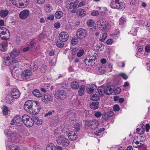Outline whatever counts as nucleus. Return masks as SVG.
I'll return each instance as SVG.
<instances>
[{"mask_svg": "<svg viewBox=\"0 0 150 150\" xmlns=\"http://www.w3.org/2000/svg\"><path fill=\"white\" fill-rule=\"evenodd\" d=\"M4 64L6 66H10L12 73L18 71L19 69V62L16 60L11 59L9 56L6 57L5 59Z\"/></svg>", "mask_w": 150, "mask_h": 150, "instance_id": "1", "label": "nucleus"}, {"mask_svg": "<svg viewBox=\"0 0 150 150\" xmlns=\"http://www.w3.org/2000/svg\"><path fill=\"white\" fill-rule=\"evenodd\" d=\"M110 5L112 8L119 9H123L125 7V5L120 0H112Z\"/></svg>", "mask_w": 150, "mask_h": 150, "instance_id": "2", "label": "nucleus"}, {"mask_svg": "<svg viewBox=\"0 0 150 150\" xmlns=\"http://www.w3.org/2000/svg\"><path fill=\"white\" fill-rule=\"evenodd\" d=\"M22 120L23 123L28 127H30L33 126L34 124L33 117L30 118L28 115H24L22 116Z\"/></svg>", "mask_w": 150, "mask_h": 150, "instance_id": "3", "label": "nucleus"}, {"mask_svg": "<svg viewBox=\"0 0 150 150\" xmlns=\"http://www.w3.org/2000/svg\"><path fill=\"white\" fill-rule=\"evenodd\" d=\"M54 95L56 98L61 100H64L66 97V93L63 90H56Z\"/></svg>", "mask_w": 150, "mask_h": 150, "instance_id": "4", "label": "nucleus"}, {"mask_svg": "<svg viewBox=\"0 0 150 150\" xmlns=\"http://www.w3.org/2000/svg\"><path fill=\"white\" fill-rule=\"evenodd\" d=\"M56 141L58 144L61 145L64 147L68 146L69 143V141L67 138L61 135L57 138Z\"/></svg>", "mask_w": 150, "mask_h": 150, "instance_id": "5", "label": "nucleus"}, {"mask_svg": "<svg viewBox=\"0 0 150 150\" xmlns=\"http://www.w3.org/2000/svg\"><path fill=\"white\" fill-rule=\"evenodd\" d=\"M88 54L91 57L89 60L87 58L85 59L84 62L88 66H92L95 64V61L96 59V56H97V54L96 53H94V54L93 55L91 54L90 52H89Z\"/></svg>", "mask_w": 150, "mask_h": 150, "instance_id": "6", "label": "nucleus"}, {"mask_svg": "<svg viewBox=\"0 0 150 150\" xmlns=\"http://www.w3.org/2000/svg\"><path fill=\"white\" fill-rule=\"evenodd\" d=\"M99 125V122L96 119L86 121L85 123L86 126H88L92 129H94L97 128Z\"/></svg>", "mask_w": 150, "mask_h": 150, "instance_id": "7", "label": "nucleus"}, {"mask_svg": "<svg viewBox=\"0 0 150 150\" xmlns=\"http://www.w3.org/2000/svg\"><path fill=\"white\" fill-rule=\"evenodd\" d=\"M32 75V71L29 69H25L23 71L21 74V77L23 80L29 79Z\"/></svg>", "mask_w": 150, "mask_h": 150, "instance_id": "8", "label": "nucleus"}, {"mask_svg": "<svg viewBox=\"0 0 150 150\" xmlns=\"http://www.w3.org/2000/svg\"><path fill=\"white\" fill-rule=\"evenodd\" d=\"M23 120L19 116L15 117L13 119L11 120V124L13 125L14 124L17 126H20L23 125Z\"/></svg>", "mask_w": 150, "mask_h": 150, "instance_id": "9", "label": "nucleus"}, {"mask_svg": "<svg viewBox=\"0 0 150 150\" xmlns=\"http://www.w3.org/2000/svg\"><path fill=\"white\" fill-rule=\"evenodd\" d=\"M86 35V30L83 28H80L76 32V36L79 39H83L85 37Z\"/></svg>", "mask_w": 150, "mask_h": 150, "instance_id": "10", "label": "nucleus"}, {"mask_svg": "<svg viewBox=\"0 0 150 150\" xmlns=\"http://www.w3.org/2000/svg\"><path fill=\"white\" fill-rule=\"evenodd\" d=\"M33 106V102L32 100H28L25 102L24 105V110L29 113L32 110Z\"/></svg>", "mask_w": 150, "mask_h": 150, "instance_id": "11", "label": "nucleus"}, {"mask_svg": "<svg viewBox=\"0 0 150 150\" xmlns=\"http://www.w3.org/2000/svg\"><path fill=\"white\" fill-rule=\"evenodd\" d=\"M9 96L14 99H17L20 96V94L18 90L16 88L11 89L10 93H9Z\"/></svg>", "mask_w": 150, "mask_h": 150, "instance_id": "12", "label": "nucleus"}, {"mask_svg": "<svg viewBox=\"0 0 150 150\" xmlns=\"http://www.w3.org/2000/svg\"><path fill=\"white\" fill-rule=\"evenodd\" d=\"M29 13L30 11L29 10H24L21 11L19 13V17L22 20H24L28 17Z\"/></svg>", "mask_w": 150, "mask_h": 150, "instance_id": "13", "label": "nucleus"}, {"mask_svg": "<svg viewBox=\"0 0 150 150\" xmlns=\"http://www.w3.org/2000/svg\"><path fill=\"white\" fill-rule=\"evenodd\" d=\"M69 38L68 34L65 32H63L60 33L59 35V38L60 40L62 42L67 41Z\"/></svg>", "mask_w": 150, "mask_h": 150, "instance_id": "14", "label": "nucleus"}, {"mask_svg": "<svg viewBox=\"0 0 150 150\" xmlns=\"http://www.w3.org/2000/svg\"><path fill=\"white\" fill-rule=\"evenodd\" d=\"M68 135L69 139L72 141L76 140L78 137V135L76 132L72 131L69 132Z\"/></svg>", "mask_w": 150, "mask_h": 150, "instance_id": "15", "label": "nucleus"}, {"mask_svg": "<svg viewBox=\"0 0 150 150\" xmlns=\"http://www.w3.org/2000/svg\"><path fill=\"white\" fill-rule=\"evenodd\" d=\"M38 104V102H37L36 103L37 106H35L33 108H32V110H31V111H30L29 113L35 115H36L41 110V108L40 106H37Z\"/></svg>", "mask_w": 150, "mask_h": 150, "instance_id": "16", "label": "nucleus"}, {"mask_svg": "<svg viewBox=\"0 0 150 150\" xmlns=\"http://www.w3.org/2000/svg\"><path fill=\"white\" fill-rule=\"evenodd\" d=\"M41 99L43 102L46 103L52 101V98L51 95L47 93L45 94L43 97H42Z\"/></svg>", "mask_w": 150, "mask_h": 150, "instance_id": "17", "label": "nucleus"}, {"mask_svg": "<svg viewBox=\"0 0 150 150\" xmlns=\"http://www.w3.org/2000/svg\"><path fill=\"white\" fill-rule=\"evenodd\" d=\"M96 86L94 84L88 85L87 86L86 90L88 93L90 94L96 90Z\"/></svg>", "mask_w": 150, "mask_h": 150, "instance_id": "18", "label": "nucleus"}, {"mask_svg": "<svg viewBox=\"0 0 150 150\" xmlns=\"http://www.w3.org/2000/svg\"><path fill=\"white\" fill-rule=\"evenodd\" d=\"M87 24L92 30H95L96 27L95 25V22L93 20L89 19L87 21Z\"/></svg>", "mask_w": 150, "mask_h": 150, "instance_id": "19", "label": "nucleus"}, {"mask_svg": "<svg viewBox=\"0 0 150 150\" xmlns=\"http://www.w3.org/2000/svg\"><path fill=\"white\" fill-rule=\"evenodd\" d=\"M66 3L67 7L69 9H74L77 6V4H74V3L72 0H67Z\"/></svg>", "mask_w": 150, "mask_h": 150, "instance_id": "20", "label": "nucleus"}, {"mask_svg": "<svg viewBox=\"0 0 150 150\" xmlns=\"http://www.w3.org/2000/svg\"><path fill=\"white\" fill-rule=\"evenodd\" d=\"M29 0H20L18 7L24 8L29 3Z\"/></svg>", "mask_w": 150, "mask_h": 150, "instance_id": "21", "label": "nucleus"}, {"mask_svg": "<svg viewBox=\"0 0 150 150\" xmlns=\"http://www.w3.org/2000/svg\"><path fill=\"white\" fill-rule=\"evenodd\" d=\"M97 90L98 93L100 96H103L105 93V87L104 86H102L99 87Z\"/></svg>", "mask_w": 150, "mask_h": 150, "instance_id": "22", "label": "nucleus"}, {"mask_svg": "<svg viewBox=\"0 0 150 150\" xmlns=\"http://www.w3.org/2000/svg\"><path fill=\"white\" fill-rule=\"evenodd\" d=\"M33 122H35L37 125H40L42 124V120L37 117L34 116L33 117Z\"/></svg>", "mask_w": 150, "mask_h": 150, "instance_id": "23", "label": "nucleus"}, {"mask_svg": "<svg viewBox=\"0 0 150 150\" xmlns=\"http://www.w3.org/2000/svg\"><path fill=\"white\" fill-rule=\"evenodd\" d=\"M20 54V52L19 51L16 50H13L11 52L10 54V56L11 59H13V58L15 57L18 55Z\"/></svg>", "mask_w": 150, "mask_h": 150, "instance_id": "24", "label": "nucleus"}, {"mask_svg": "<svg viewBox=\"0 0 150 150\" xmlns=\"http://www.w3.org/2000/svg\"><path fill=\"white\" fill-rule=\"evenodd\" d=\"M114 91V89L112 88L111 86H108L107 85L106 87H105V94L107 95H110Z\"/></svg>", "mask_w": 150, "mask_h": 150, "instance_id": "25", "label": "nucleus"}, {"mask_svg": "<svg viewBox=\"0 0 150 150\" xmlns=\"http://www.w3.org/2000/svg\"><path fill=\"white\" fill-rule=\"evenodd\" d=\"M8 13L9 11L8 10H1L0 12V16L2 18L6 17L8 15Z\"/></svg>", "mask_w": 150, "mask_h": 150, "instance_id": "26", "label": "nucleus"}, {"mask_svg": "<svg viewBox=\"0 0 150 150\" xmlns=\"http://www.w3.org/2000/svg\"><path fill=\"white\" fill-rule=\"evenodd\" d=\"M99 103L98 102H93L90 104V108L92 109H96L98 108Z\"/></svg>", "mask_w": 150, "mask_h": 150, "instance_id": "27", "label": "nucleus"}, {"mask_svg": "<svg viewBox=\"0 0 150 150\" xmlns=\"http://www.w3.org/2000/svg\"><path fill=\"white\" fill-rule=\"evenodd\" d=\"M44 10L45 12L47 13L51 12L53 10L52 6L50 4H48L44 6Z\"/></svg>", "mask_w": 150, "mask_h": 150, "instance_id": "28", "label": "nucleus"}, {"mask_svg": "<svg viewBox=\"0 0 150 150\" xmlns=\"http://www.w3.org/2000/svg\"><path fill=\"white\" fill-rule=\"evenodd\" d=\"M71 86L72 88L74 89H77L79 87V85L78 82L74 81L71 83Z\"/></svg>", "mask_w": 150, "mask_h": 150, "instance_id": "29", "label": "nucleus"}, {"mask_svg": "<svg viewBox=\"0 0 150 150\" xmlns=\"http://www.w3.org/2000/svg\"><path fill=\"white\" fill-rule=\"evenodd\" d=\"M7 32L9 33V31L6 28L3 27H0V37H1V35H4L6 34Z\"/></svg>", "mask_w": 150, "mask_h": 150, "instance_id": "30", "label": "nucleus"}, {"mask_svg": "<svg viewBox=\"0 0 150 150\" xmlns=\"http://www.w3.org/2000/svg\"><path fill=\"white\" fill-rule=\"evenodd\" d=\"M6 43H2L0 44V50L4 52L7 49V42L6 41Z\"/></svg>", "mask_w": 150, "mask_h": 150, "instance_id": "31", "label": "nucleus"}, {"mask_svg": "<svg viewBox=\"0 0 150 150\" xmlns=\"http://www.w3.org/2000/svg\"><path fill=\"white\" fill-rule=\"evenodd\" d=\"M63 13L62 11H58L56 12L55 14V17L57 19H59L62 17Z\"/></svg>", "mask_w": 150, "mask_h": 150, "instance_id": "32", "label": "nucleus"}, {"mask_svg": "<svg viewBox=\"0 0 150 150\" xmlns=\"http://www.w3.org/2000/svg\"><path fill=\"white\" fill-rule=\"evenodd\" d=\"M104 20L103 18H99L97 20V24L98 27L100 28L105 23Z\"/></svg>", "mask_w": 150, "mask_h": 150, "instance_id": "33", "label": "nucleus"}, {"mask_svg": "<svg viewBox=\"0 0 150 150\" xmlns=\"http://www.w3.org/2000/svg\"><path fill=\"white\" fill-rule=\"evenodd\" d=\"M77 13L79 16L82 17H84L86 15V11L84 9H79Z\"/></svg>", "mask_w": 150, "mask_h": 150, "instance_id": "34", "label": "nucleus"}, {"mask_svg": "<svg viewBox=\"0 0 150 150\" xmlns=\"http://www.w3.org/2000/svg\"><path fill=\"white\" fill-rule=\"evenodd\" d=\"M32 93L34 96L38 98L42 97V94L40 93L38 90L35 89L34 90Z\"/></svg>", "mask_w": 150, "mask_h": 150, "instance_id": "35", "label": "nucleus"}, {"mask_svg": "<svg viewBox=\"0 0 150 150\" xmlns=\"http://www.w3.org/2000/svg\"><path fill=\"white\" fill-rule=\"evenodd\" d=\"M16 138V134L15 132H12L10 135L9 138V141L13 142L15 141Z\"/></svg>", "mask_w": 150, "mask_h": 150, "instance_id": "36", "label": "nucleus"}, {"mask_svg": "<svg viewBox=\"0 0 150 150\" xmlns=\"http://www.w3.org/2000/svg\"><path fill=\"white\" fill-rule=\"evenodd\" d=\"M100 96L99 94H94L91 97V99L92 100H98L100 99Z\"/></svg>", "mask_w": 150, "mask_h": 150, "instance_id": "37", "label": "nucleus"}, {"mask_svg": "<svg viewBox=\"0 0 150 150\" xmlns=\"http://www.w3.org/2000/svg\"><path fill=\"white\" fill-rule=\"evenodd\" d=\"M85 86L84 85H81L78 91V93L80 96H82L84 93Z\"/></svg>", "mask_w": 150, "mask_h": 150, "instance_id": "38", "label": "nucleus"}, {"mask_svg": "<svg viewBox=\"0 0 150 150\" xmlns=\"http://www.w3.org/2000/svg\"><path fill=\"white\" fill-rule=\"evenodd\" d=\"M55 145L52 143L50 144L47 147L46 150H55Z\"/></svg>", "mask_w": 150, "mask_h": 150, "instance_id": "39", "label": "nucleus"}, {"mask_svg": "<svg viewBox=\"0 0 150 150\" xmlns=\"http://www.w3.org/2000/svg\"><path fill=\"white\" fill-rule=\"evenodd\" d=\"M109 26V24L108 23L105 22L101 26V27H100L99 28L100 29V30H102L107 29L108 28V26Z\"/></svg>", "mask_w": 150, "mask_h": 150, "instance_id": "40", "label": "nucleus"}, {"mask_svg": "<svg viewBox=\"0 0 150 150\" xmlns=\"http://www.w3.org/2000/svg\"><path fill=\"white\" fill-rule=\"evenodd\" d=\"M10 96H7L6 98V102L7 104L11 105L13 103V99H11Z\"/></svg>", "mask_w": 150, "mask_h": 150, "instance_id": "41", "label": "nucleus"}, {"mask_svg": "<svg viewBox=\"0 0 150 150\" xmlns=\"http://www.w3.org/2000/svg\"><path fill=\"white\" fill-rule=\"evenodd\" d=\"M35 43L32 40L30 41L29 44L27 45V46L30 47V49H32L34 50L35 49V47L34 46Z\"/></svg>", "mask_w": 150, "mask_h": 150, "instance_id": "42", "label": "nucleus"}, {"mask_svg": "<svg viewBox=\"0 0 150 150\" xmlns=\"http://www.w3.org/2000/svg\"><path fill=\"white\" fill-rule=\"evenodd\" d=\"M107 36V34L106 33H103L102 35L100 37V40L102 42H103Z\"/></svg>", "mask_w": 150, "mask_h": 150, "instance_id": "43", "label": "nucleus"}, {"mask_svg": "<svg viewBox=\"0 0 150 150\" xmlns=\"http://www.w3.org/2000/svg\"><path fill=\"white\" fill-rule=\"evenodd\" d=\"M78 39L77 37V38L75 37L73 38L71 41V43L72 45H76L78 42Z\"/></svg>", "mask_w": 150, "mask_h": 150, "instance_id": "44", "label": "nucleus"}, {"mask_svg": "<svg viewBox=\"0 0 150 150\" xmlns=\"http://www.w3.org/2000/svg\"><path fill=\"white\" fill-rule=\"evenodd\" d=\"M3 114L6 115L8 114V108L7 107L6 105L3 107Z\"/></svg>", "mask_w": 150, "mask_h": 150, "instance_id": "45", "label": "nucleus"}, {"mask_svg": "<svg viewBox=\"0 0 150 150\" xmlns=\"http://www.w3.org/2000/svg\"><path fill=\"white\" fill-rule=\"evenodd\" d=\"M64 42H62L59 40V41H57L56 42V44L57 47L61 48L63 47L64 45Z\"/></svg>", "mask_w": 150, "mask_h": 150, "instance_id": "46", "label": "nucleus"}, {"mask_svg": "<svg viewBox=\"0 0 150 150\" xmlns=\"http://www.w3.org/2000/svg\"><path fill=\"white\" fill-rule=\"evenodd\" d=\"M143 127V126H142V128L141 129L137 128L136 129L137 132L140 134H143L144 132V129Z\"/></svg>", "mask_w": 150, "mask_h": 150, "instance_id": "47", "label": "nucleus"}, {"mask_svg": "<svg viewBox=\"0 0 150 150\" xmlns=\"http://www.w3.org/2000/svg\"><path fill=\"white\" fill-rule=\"evenodd\" d=\"M74 129L76 131V132H78L80 130V125L78 123H75L74 126Z\"/></svg>", "mask_w": 150, "mask_h": 150, "instance_id": "48", "label": "nucleus"}, {"mask_svg": "<svg viewBox=\"0 0 150 150\" xmlns=\"http://www.w3.org/2000/svg\"><path fill=\"white\" fill-rule=\"evenodd\" d=\"M20 0H12L11 2L14 5L18 7Z\"/></svg>", "mask_w": 150, "mask_h": 150, "instance_id": "49", "label": "nucleus"}, {"mask_svg": "<svg viewBox=\"0 0 150 150\" xmlns=\"http://www.w3.org/2000/svg\"><path fill=\"white\" fill-rule=\"evenodd\" d=\"M16 145L12 144L9 146H6V149L7 150H13Z\"/></svg>", "mask_w": 150, "mask_h": 150, "instance_id": "50", "label": "nucleus"}, {"mask_svg": "<svg viewBox=\"0 0 150 150\" xmlns=\"http://www.w3.org/2000/svg\"><path fill=\"white\" fill-rule=\"evenodd\" d=\"M84 52V51L83 50H80L77 53V56L78 57L81 56Z\"/></svg>", "mask_w": 150, "mask_h": 150, "instance_id": "51", "label": "nucleus"}, {"mask_svg": "<svg viewBox=\"0 0 150 150\" xmlns=\"http://www.w3.org/2000/svg\"><path fill=\"white\" fill-rule=\"evenodd\" d=\"M121 89L120 88L117 87L116 88L114 91V93L116 94H118L120 92Z\"/></svg>", "mask_w": 150, "mask_h": 150, "instance_id": "52", "label": "nucleus"}, {"mask_svg": "<svg viewBox=\"0 0 150 150\" xmlns=\"http://www.w3.org/2000/svg\"><path fill=\"white\" fill-rule=\"evenodd\" d=\"M54 110H53L52 111H50L48 112V113H46L45 115V117H50L51 116L52 114V112H54Z\"/></svg>", "mask_w": 150, "mask_h": 150, "instance_id": "53", "label": "nucleus"}, {"mask_svg": "<svg viewBox=\"0 0 150 150\" xmlns=\"http://www.w3.org/2000/svg\"><path fill=\"white\" fill-rule=\"evenodd\" d=\"M125 22V18L123 17H122L120 19L119 24L122 25Z\"/></svg>", "mask_w": 150, "mask_h": 150, "instance_id": "54", "label": "nucleus"}, {"mask_svg": "<svg viewBox=\"0 0 150 150\" xmlns=\"http://www.w3.org/2000/svg\"><path fill=\"white\" fill-rule=\"evenodd\" d=\"M31 69L33 71H35L37 70L38 69V67L36 65H33L32 66L31 65Z\"/></svg>", "mask_w": 150, "mask_h": 150, "instance_id": "55", "label": "nucleus"}, {"mask_svg": "<svg viewBox=\"0 0 150 150\" xmlns=\"http://www.w3.org/2000/svg\"><path fill=\"white\" fill-rule=\"evenodd\" d=\"M99 14V13L97 10L93 11L91 13V15L92 16H96Z\"/></svg>", "mask_w": 150, "mask_h": 150, "instance_id": "56", "label": "nucleus"}, {"mask_svg": "<svg viewBox=\"0 0 150 150\" xmlns=\"http://www.w3.org/2000/svg\"><path fill=\"white\" fill-rule=\"evenodd\" d=\"M107 115V113L105 112L102 115L103 118L105 120H107L109 118V117Z\"/></svg>", "mask_w": 150, "mask_h": 150, "instance_id": "57", "label": "nucleus"}, {"mask_svg": "<svg viewBox=\"0 0 150 150\" xmlns=\"http://www.w3.org/2000/svg\"><path fill=\"white\" fill-rule=\"evenodd\" d=\"M94 115L96 117L98 118L102 115V113L100 112H96L94 113Z\"/></svg>", "mask_w": 150, "mask_h": 150, "instance_id": "58", "label": "nucleus"}, {"mask_svg": "<svg viewBox=\"0 0 150 150\" xmlns=\"http://www.w3.org/2000/svg\"><path fill=\"white\" fill-rule=\"evenodd\" d=\"M98 71L101 74H103L104 73L105 70L104 68L101 67H100L98 68Z\"/></svg>", "mask_w": 150, "mask_h": 150, "instance_id": "59", "label": "nucleus"}, {"mask_svg": "<svg viewBox=\"0 0 150 150\" xmlns=\"http://www.w3.org/2000/svg\"><path fill=\"white\" fill-rule=\"evenodd\" d=\"M113 110L115 111H118L120 110V107L117 105H115L113 106Z\"/></svg>", "mask_w": 150, "mask_h": 150, "instance_id": "60", "label": "nucleus"}, {"mask_svg": "<svg viewBox=\"0 0 150 150\" xmlns=\"http://www.w3.org/2000/svg\"><path fill=\"white\" fill-rule=\"evenodd\" d=\"M145 51L147 52H150V45H148L145 46Z\"/></svg>", "mask_w": 150, "mask_h": 150, "instance_id": "61", "label": "nucleus"}, {"mask_svg": "<svg viewBox=\"0 0 150 150\" xmlns=\"http://www.w3.org/2000/svg\"><path fill=\"white\" fill-rule=\"evenodd\" d=\"M130 32L133 35H136V30L134 28H132Z\"/></svg>", "mask_w": 150, "mask_h": 150, "instance_id": "62", "label": "nucleus"}, {"mask_svg": "<svg viewBox=\"0 0 150 150\" xmlns=\"http://www.w3.org/2000/svg\"><path fill=\"white\" fill-rule=\"evenodd\" d=\"M120 75L125 79H126L128 77L127 75L126 74L124 73L120 74Z\"/></svg>", "mask_w": 150, "mask_h": 150, "instance_id": "63", "label": "nucleus"}, {"mask_svg": "<svg viewBox=\"0 0 150 150\" xmlns=\"http://www.w3.org/2000/svg\"><path fill=\"white\" fill-rule=\"evenodd\" d=\"M113 41L111 39H108L106 41V44L108 45H110L112 44Z\"/></svg>", "mask_w": 150, "mask_h": 150, "instance_id": "64", "label": "nucleus"}]
</instances>
